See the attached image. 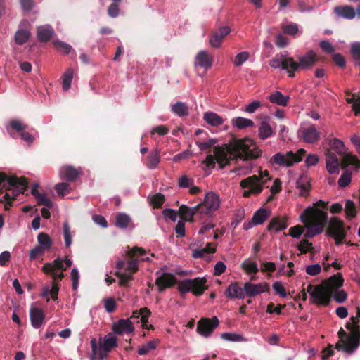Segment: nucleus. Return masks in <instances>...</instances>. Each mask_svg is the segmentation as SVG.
I'll list each match as a JSON object with an SVG mask.
<instances>
[{
    "label": "nucleus",
    "mask_w": 360,
    "mask_h": 360,
    "mask_svg": "<svg viewBox=\"0 0 360 360\" xmlns=\"http://www.w3.org/2000/svg\"><path fill=\"white\" fill-rule=\"evenodd\" d=\"M273 134V129L269 123V118L265 117L258 127V136L261 139H266Z\"/></svg>",
    "instance_id": "35"
},
{
    "label": "nucleus",
    "mask_w": 360,
    "mask_h": 360,
    "mask_svg": "<svg viewBox=\"0 0 360 360\" xmlns=\"http://www.w3.org/2000/svg\"><path fill=\"white\" fill-rule=\"evenodd\" d=\"M74 71L73 69L70 68H68L63 75V89L64 91H68L71 85L72 78H73Z\"/></svg>",
    "instance_id": "49"
},
{
    "label": "nucleus",
    "mask_w": 360,
    "mask_h": 360,
    "mask_svg": "<svg viewBox=\"0 0 360 360\" xmlns=\"http://www.w3.org/2000/svg\"><path fill=\"white\" fill-rule=\"evenodd\" d=\"M338 337L340 338L341 343H337L335 348L338 350H344L345 352L349 354L352 353L354 350L349 351L346 348V345H347L348 347L351 346L349 342L350 334L347 335V333L343 330V328H340V329L338 331Z\"/></svg>",
    "instance_id": "30"
},
{
    "label": "nucleus",
    "mask_w": 360,
    "mask_h": 360,
    "mask_svg": "<svg viewBox=\"0 0 360 360\" xmlns=\"http://www.w3.org/2000/svg\"><path fill=\"white\" fill-rule=\"evenodd\" d=\"M296 188L299 191V195L307 197L311 190V184L307 176H300L296 182Z\"/></svg>",
    "instance_id": "31"
},
{
    "label": "nucleus",
    "mask_w": 360,
    "mask_h": 360,
    "mask_svg": "<svg viewBox=\"0 0 360 360\" xmlns=\"http://www.w3.org/2000/svg\"><path fill=\"white\" fill-rule=\"evenodd\" d=\"M219 321L217 316L212 319L202 318L197 324V332L204 337L210 336L219 326Z\"/></svg>",
    "instance_id": "10"
},
{
    "label": "nucleus",
    "mask_w": 360,
    "mask_h": 360,
    "mask_svg": "<svg viewBox=\"0 0 360 360\" xmlns=\"http://www.w3.org/2000/svg\"><path fill=\"white\" fill-rule=\"evenodd\" d=\"M56 270L65 271L66 267L64 266L63 261L60 258L54 259L52 262L45 263L42 267L44 274L53 273Z\"/></svg>",
    "instance_id": "32"
},
{
    "label": "nucleus",
    "mask_w": 360,
    "mask_h": 360,
    "mask_svg": "<svg viewBox=\"0 0 360 360\" xmlns=\"http://www.w3.org/2000/svg\"><path fill=\"white\" fill-rule=\"evenodd\" d=\"M289 58L285 55H276L270 61L269 65L275 69L281 68L282 70H286L288 76L292 77V72H290V65Z\"/></svg>",
    "instance_id": "18"
},
{
    "label": "nucleus",
    "mask_w": 360,
    "mask_h": 360,
    "mask_svg": "<svg viewBox=\"0 0 360 360\" xmlns=\"http://www.w3.org/2000/svg\"><path fill=\"white\" fill-rule=\"evenodd\" d=\"M112 330L115 334L122 335L124 333H132L134 327L129 319H120L113 323Z\"/></svg>",
    "instance_id": "22"
},
{
    "label": "nucleus",
    "mask_w": 360,
    "mask_h": 360,
    "mask_svg": "<svg viewBox=\"0 0 360 360\" xmlns=\"http://www.w3.org/2000/svg\"><path fill=\"white\" fill-rule=\"evenodd\" d=\"M306 292H309L311 302L319 306L329 305L331 300V292L324 285L319 284L314 286L309 284Z\"/></svg>",
    "instance_id": "4"
},
{
    "label": "nucleus",
    "mask_w": 360,
    "mask_h": 360,
    "mask_svg": "<svg viewBox=\"0 0 360 360\" xmlns=\"http://www.w3.org/2000/svg\"><path fill=\"white\" fill-rule=\"evenodd\" d=\"M328 202L319 200L314 203V207H308L300 215L301 221L304 224L307 231L304 236L312 238L321 233L327 226L328 213L319 207L325 208Z\"/></svg>",
    "instance_id": "2"
},
{
    "label": "nucleus",
    "mask_w": 360,
    "mask_h": 360,
    "mask_svg": "<svg viewBox=\"0 0 360 360\" xmlns=\"http://www.w3.org/2000/svg\"><path fill=\"white\" fill-rule=\"evenodd\" d=\"M224 295L230 299H243L245 297L244 286H240L238 282L231 283L226 289Z\"/></svg>",
    "instance_id": "25"
},
{
    "label": "nucleus",
    "mask_w": 360,
    "mask_h": 360,
    "mask_svg": "<svg viewBox=\"0 0 360 360\" xmlns=\"http://www.w3.org/2000/svg\"><path fill=\"white\" fill-rule=\"evenodd\" d=\"M250 56L247 51H243L238 53L235 58L233 63L236 66H240L245 61H246Z\"/></svg>",
    "instance_id": "62"
},
{
    "label": "nucleus",
    "mask_w": 360,
    "mask_h": 360,
    "mask_svg": "<svg viewBox=\"0 0 360 360\" xmlns=\"http://www.w3.org/2000/svg\"><path fill=\"white\" fill-rule=\"evenodd\" d=\"M198 206L200 207L201 214H208L218 209L219 206V197L212 192L208 193L205 197L203 203Z\"/></svg>",
    "instance_id": "14"
},
{
    "label": "nucleus",
    "mask_w": 360,
    "mask_h": 360,
    "mask_svg": "<svg viewBox=\"0 0 360 360\" xmlns=\"http://www.w3.org/2000/svg\"><path fill=\"white\" fill-rule=\"evenodd\" d=\"M207 280L205 278H195L193 279H185L181 281L178 285V290L180 292L181 297H184V295L190 291L195 296L202 295L205 290L207 288L205 286Z\"/></svg>",
    "instance_id": "3"
},
{
    "label": "nucleus",
    "mask_w": 360,
    "mask_h": 360,
    "mask_svg": "<svg viewBox=\"0 0 360 360\" xmlns=\"http://www.w3.org/2000/svg\"><path fill=\"white\" fill-rule=\"evenodd\" d=\"M172 111L179 117L187 116L189 112L188 105L183 102H176L172 105Z\"/></svg>",
    "instance_id": "45"
},
{
    "label": "nucleus",
    "mask_w": 360,
    "mask_h": 360,
    "mask_svg": "<svg viewBox=\"0 0 360 360\" xmlns=\"http://www.w3.org/2000/svg\"><path fill=\"white\" fill-rule=\"evenodd\" d=\"M82 174L81 169H76L70 165L62 167L59 170V176L62 180L75 181Z\"/></svg>",
    "instance_id": "20"
},
{
    "label": "nucleus",
    "mask_w": 360,
    "mask_h": 360,
    "mask_svg": "<svg viewBox=\"0 0 360 360\" xmlns=\"http://www.w3.org/2000/svg\"><path fill=\"white\" fill-rule=\"evenodd\" d=\"M150 311L147 307L141 308L139 310H136L133 311L131 319L139 318L141 317V321L142 323L143 327L146 326V324L148 321V318L150 316Z\"/></svg>",
    "instance_id": "41"
},
{
    "label": "nucleus",
    "mask_w": 360,
    "mask_h": 360,
    "mask_svg": "<svg viewBox=\"0 0 360 360\" xmlns=\"http://www.w3.org/2000/svg\"><path fill=\"white\" fill-rule=\"evenodd\" d=\"M245 297H255L264 292L269 291V285L267 283H260L258 284H253L250 282H246L244 284Z\"/></svg>",
    "instance_id": "16"
},
{
    "label": "nucleus",
    "mask_w": 360,
    "mask_h": 360,
    "mask_svg": "<svg viewBox=\"0 0 360 360\" xmlns=\"http://www.w3.org/2000/svg\"><path fill=\"white\" fill-rule=\"evenodd\" d=\"M352 180V173L346 171L344 172L338 180V185L340 187L343 188L347 186Z\"/></svg>",
    "instance_id": "56"
},
{
    "label": "nucleus",
    "mask_w": 360,
    "mask_h": 360,
    "mask_svg": "<svg viewBox=\"0 0 360 360\" xmlns=\"http://www.w3.org/2000/svg\"><path fill=\"white\" fill-rule=\"evenodd\" d=\"M39 205H43L47 208H51L53 203L51 200L44 193H39L34 197Z\"/></svg>",
    "instance_id": "54"
},
{
    "label": "nucleus",
    "mask_w": 360,
    "mask_h": 360,
    "mask_svg": "<svg viewBox=\"0 0 360 360\" xmlns=\"http://www.w3.org/2000/svg\"><path fill=\"white\" fill-rule=\"evenodd\" d=\"M269 101L278 105L286 106L290 99L289 96H285L281 91H276L270 94Z\"/></svg>",
    "instance_id": "39"
},
{
    "label": "nucleus",
    "mask_w": 360,
    "mask_h": 360,
    "mask_svg": "<svg viewBox=\"0 0 360 360\" xmlns=\"http://www.w3.org/2000/svg\"><path fill=\"white\" fill-rule=\"evenodd\" d=\"M165 200V195L160 193H158L151 197L150 203L153 205V208H160Z\"/></svg>",
    "instance_id": "53"
},
{
    "label": "nucleus",
    "mask_w": 360,
    "mask_h": 360,
    "mask_svg": "<svg viewBox=\"0 0 360 360\" xmlns=\"http://www.w3.org/2000/svg\"><path fill=\"white\" fill-rule=\"evenodd\" d=\"M55 189L58 195L64 197L65 195L70 193L72 191L70 185L67 182H61L56 184Z\"/></svg>",
    "instance_id": "52"
},
{
    "label": "nucleus",
    "mask_w": 360,
    "mask_h": 360,
    "mask_svg": "<svg viewBox=\"0 0 360 360\" xmlns=\"http://www.w3.org/2000/svg\"><path fill=\"white\" fill-rule=\"evenodd\" d=\"M313 248L312 243H309V240L304 239L299 243L297 245V249L301 253H307Z\"/></svg>",
    "instance_id": "63"
},
{
    "label": "nucleus",
    "mask_w": 360,
    "mask_h": 360,
    "mask_svg": "<svg viewBox=\"0 0 360 360\" xmlns=\"http://www.w3.org/2000/svg\"><path fill=\"white\" fill-rule=\"evenodd\" d=\"M359 318L357 316L351 317L352 322H347L345 324V328L349 330L350 337L349 342L351 346L346 345L347 350H355L360 345V326L358 325Z\"/></svg>",
    "instance_id": "7"
},
{
    "label": "nucleus",
    "mask_w": 360,
    "mask_h": 360,
    "mask_svg": "<svg viewBox=\"0 0 360 360\" xmlns=\"http://www.w3.org/2000/svg\"><path fill=\"white\" fill-rule=\"evenodd\" d=\"M232 124L239 129H243L254 126V122L252 120L243 117H238L233 119Z\"/></svg>",
    "instance_id": "46"
},
{
    "label": "nucleus",
    "mask_w": 360,
    "mask_h": 360,
    "mask_svg": "<svg viewBox=\"0 0 360 360\" xmlns=\"http://www.w3.org/2000/svg\"><path fill=\"white\" fill-rule=\"evenodd\" d=\"M195 65H198L207 70L212 65V57L207 51H200L195 58Z\"/></svg>",
    "instance_id": "27"
},
{
    "label": "nucleus",
    "mask_w": 360,
    "mask_h": 360,
    "mask_svg": "<svg viewBox=\"0 0 360 360\" xmlns=\"http://www.w3.org/2000/svg\"><path fill=\"white\" fill-rule=\"evenodd\" d=\"M53 45L58 51H63L65 54H68L72 51V46L70 44L61 41H54Z\"/></svg>",
    "instance_id": "57"
},
{
    "label": "nucleus",
    "mask_w": 360,
    "mask_h": 360,
    "mask_svg": "<svg viewBox=\"0 0 360 360\" xmlns=\"http://www.w3.org/2000/svg\"><path fill=\"white\" fill-rule=\"evenodd\" d=\"M298 62H296L292 58H289L290 65V72H292V77L295 76V72L299 69L309 70L312 68L316 62L318 58L316 54L313 51H309L304 55L297 58Z\"/></svg>",
    "instance_id": "5"
},
{
    "label": "nucleus",
    "mask_w": 360,
    "mask_h": 360,
    "mask_svg": "<svg viewBox=\"0 0 360 360\" xmlns=\"http://www.w3.org/2000/svg\"><path fill=\"white\" fill-rule=\"evenodd\" d=\"M330 148L328 150L339 155L344 153L345 145L343 142L338 139H333L329 141Z\"/></svg>",
    "instance_id": "48"
},
{
    "label": "nucleus",
    "mask_w": 360,
    "mask_h": 360,
    "mask_svg": "<svg viewBox=\"0 0 360 360\" xmlns=\"http://www.w3.org/2000/svg\"><path fill=\"white\" fill-rule=\"evenodd\" d=\"M343 282L344 279L342 275L340 274H338L337 275L330 276L328 280L324 281L322 284L324 285L330 292H331L332 295L334 289L339 288L342 286Z\"/></svg>",
    "instance_id": "29"
},
{
    "label": "nucleus",
    "mask_w": 360,
    "mask_h": 360,
    "mask_svg": "<svg viewBox=\"0 0 360 360\" xmlns=\"http://www.w3.org/2000/svg\"><path fill=\"white\" fill-rule=\"evenodd\" d=\"M114 274L119 278V285L123 287H129V281L134 278L131 274H126L120 272V271H116Z\"/></svg>",
    "instance_id": "51"
},
{
    "label": "nucleus",
    "mask_w": 360,
    "mask_h": 360,
    "mask_svg": "<svg viewBox=\"0 0 360 360\" xmlns=\"http://www.w3.org/2000/svg\"><path fill=\"white\" fill-rule=\"evenodd\" d=\"M326 162L327 171L331 174H338L340 162L335 153L327 150L326 153Z\"/></svg>",
    "instance_id": "19"
},
{
    "label": "nucleus",
    "mask_w": 360,
    "mask_h": 360,
    "mask_svg": "<svg viewBox=\"0 0 360 360\" xmlns=\"http://www.w3.org/2000/svg\"><path fill=\"white\" fill-rule=\"evenodd\" d=\"M27 184L28 182L25 177L9 176L4 172H0V193L4 190H10L12 187L20 188L22 193L27 189Z\"/></svg>",
    "instance_id": "6"
},
{
    "label": "nucleus",
    "mask_w": 360,
    "mask_h": 360,
    "mask_svg": "<svg viewBox=\"0 0 360 360\" xmlns=\"http://www.w3.org/2000/svg\"><path fill=\"white\" fill-rule=\"evenodd\" d=\"M345 211L348 219H352L356 216V205L352 200H346Z\"/></svg>",
    "instance_id": "50"
},
{
    "label": "nucleus",
    "mask_w": 360,
    "mask_h": 360,
    "mask_svg": "<svg viewBox=\"0 0 360 360\" xmlns=\"http://www.w3.org/2000/svg\"><path fill=\"white\" fill-rule=\"evenodd\" d=\"M217 141L215 139H210L205 142H197L196 144L201 150H205L207 151V153H210L211 150V148L214 147Z\"/></svg>",
    "instance_id": "58"
},
{
    "label": "nucleus",
    "mask_w": 360,
    "mask_h": 360,
    "mask_svg": "<svg viewBox=\"0 0 360 360\" xmlns=\"http://www.w3.org/2000/svg\"><path fill=\"white\" fill-rule=\"evenodd\" d=\"M204 120L212 126H219L224 122V120L219 115L213 112H206L204 114Z\"/></svg>",
    "instance_id": "42"
},
{
    "label": "nucleus",
    "mask_w": 360,
    "mask_h": 360,
    "mask_svg": "<svg viewBox=\"0 0 360 360\" xmlns=\"http://www.w3.org/2000/svg\"><path fill=\"white\" fill-rule=\"evenodd\" d=\"M157 347V343L155 341H149L148 343L141 347L138 350V354L139 355H146L147 354L150 350L155 349Z\"/></svg>",
    "instance_id": "59"
},
{
    "label": "nucleus",
    "mask_w": 360,
    "mask_h": 360,
    "mask_svg": "<svg viewBox=\"0 0 360 360\" xmlns=\"http://www.w3.org/2000/svg\"><path fill=\"white\" fill-rule=\"evenodd\" d=\"M117 346V338L112 333H108L103 338V342L99 346L98 360H103L106 358L112 349Z\"/></svg>",
    "instance_id": "12"
},
{
    "label": "nucleus",
    "mask_w": 360,
    "mask_h": 360,
    "mask_svg": "<svg viewBox=\"0 0 360 360\" xmlns=\"http://www.w3.org/2000/svg\"><path fill=\"white\" fill-rule=\"evenodd\" d=\"M326 234L329 236H335L341 233H347L343 221L338 217H332L327 222Z\"/></svg>",
    "instance_id": "17"
},
{
    "label": "nucleus",
    "mask_w": 360,
    "mask_h": 360,
    "mask_svg": "<svg viewBox=\"0 0 360 360\" xmlns=\"http://www.w3.org/2000/svg\"><path fill=\"white\" fill-rule=\"evenodd\" d=\"M292 158H294V153L292 151H288L285 155L278 153L271 158V161L279 166L290 167L293 165Z\"/></svg>",
    "instance_id": "26"
},
{
    "label": "nucleus",
    "mask_w": 360,
    "mask_h": 360,
    "mask_svg": "<svg viewBox=\"0 0 360 360\" xmlns=\"http://www.w3.org/2000/svg\"><path fill=\"white\" fill-rule=\"evenodd\" d=\"M270 212L264 208H259L253 214L252 221L255 225L263 224L269 217Z\"/></svg>",
    "instance_id": "40"
},
{
    "label": "nucleus",
    "mask_w": 360,
    "mask_h": 360,
    "mask_svg": "<svg viewBox=\"0 0 360 360\" xmlns=\"http://www.w3.org/2000/svg\"><path fill=\"white\" fill-rule=\"evenodd\" d=\"M10 127L18 132H22L27 128V126L22 121L16 119H13L10 121Z\"/></svg>",
    "instance_id": "55"
},
{
    "label": "nucleus",
    "mask_w": 360,
    "mask_h": 360,
    "mask_svg": "<svg viewBox=\"0 0 360 360\" xmlns=\"http://www.w3.org/2000/svg\"><path fill=\"white\" fill-rule=\"evenodd\" d=\"M148 160L147 167L151 169L156 168L160 161V150L158 149L152 150L148 156Z\"/></svg>",
    "instance_id": "44"
},
{
    "label": "nucleus",
    "mask_w": 360,
    "mask_h": 360,
    "mask_svg": "<svg viewBox=\"0 0 360 360\" xmlns=\"http://www.w3.org/2000/svg\"><path fill=\"white\" fill-rule=\"evenodd\" d=\"M351 141L354 145L357 152L360 154V138L356 135H354L351 137ZM341 165L342 169H345L349 165H354L356 168H360V160L356 155L352 153H347L342 157Z\"/></svg>",
    "instance_id": "11"
},
{
    "label": "nucleus",
    "mask_w": 360,
    "mask_h": 360,
    "mask_svg": "<svg viewBox=\"0 0 360 360\" xmlns=\"http://www.w3.org/2000/svg\"><path fill=\"white\" fill-rule=\"evenodd\" d=\"M59 291V286L57 282H52V287L50 289L49 286L43 288L42 292H41V297L46 298V301L49 302L50 298L49 297L51 295V298L56 301L58 300V294Z\"/></svg>",
    "instance_id": "37"
},
{
    "label": "nucleus",
    "mask_w": 360,
    "mask_h": 360,
    "mask_svg": "<svg viewBox=\"0 0 360 360\" xmlns=\"http://www.w3.org/2000/svg\"><path fill=\"white\" fill-rule=\"evenodd\" d=\"M217 250V244L213 243H207L206 246L203 248H199L197 250H193L192 256L193 257L202 258L205 254H212L214 253Z\"/></svg>",
    "instance_id": "36"
},
{
    "label": "nucleus",
    "mask_w": 360,
    "mask_h": 360,
    "mask_svg": "<svg viewBox=\"0 0 360 360\" xmlns=\"http://www.w3.org/2000/svg\"><path fill=\"white\" fill-rule=\"evenodd\" d=\"M37 37L41 42H47L52 37L54 31L51 26H39L37 29Z\"/></svg>",
    "instance_id": "34"
},
{
    "label": "nucleus",
    "mask_w": 360,
    "mask_h": 360,
    "mask_svg": "<svg viewBox=\"0 0 360 360\" xmlns=\"http://www.w3.org/2000/svg\"><path fill=\"white\" fill-rule=\"evenodd\" d=\"M131 222V217L125 213H119L115 218V224L120 229H126Z\"/></svg>",
    "instance_id": "47"
},
{
    "label": "nucleus",
    "mask_w": 360,
    "mask_h": 360,
    "mask_svg": "<svg viewBox=\"0 0 360 360\" xmlns=\"http://www.w3.org/2000/svg\"><path fill=\"white\" fill-rule=\"evenodd\" d=\"M297 134L304 142L311 144L316 143L321 138V132L314 124L300 129Z\"/></svg>",
    "instance_id": "13"
},
{
    "label": "nucleus",
    "mask_w": 360,
    "mask_h": 360,
    "mask_svg": "<svg viewBox=\"0 0 360 360\" xmlns=\"http://www.w3.org/2000/svg\"><path fill=\"white\" fill-rule=\"evenodd\" d=\"M177 283L176 276L170 273L161 274L155 281L159 292H163L167 288H171Z\"/></svg>",
    "instance_id": "15"
},
{
    "label": "nucleus",
    "mask_w": 360,
    "mask_h": 360,
    "mask_svg": "<svg viewBox=\"0 0 360 360\" xmlns=\"http://www.w3.org/2000/svg\"><path fill=\"white\" fill-rule=\"evenodd\" d=\"M221 338L224 340L233 342H239L243 340L242 335L231 333H224L221 335Z\"/></svg>",
    "instance_id": "60"
},
{
    "label": "nucleus",
    "mask_w": 360,
    "mask_h": 360,
    "mask_svg": "<svg viewBox=\"0 0 360 360\" xmlns=\"http://www.w3.org/2000/svg\"><path fill=\"white\" fill-rule=\"evenodd\" d=\"M240 186L243 188H248L244 190L243 197L249 198L251 195H258L262 191V185H258V178L255 175L248 176L240 182Z\"/></svg>",
    "instance_id": "9"
},
{
    "label": "nucleus",
    "mask_w": 360,
    "mask_h": 360,
    "mask_svg": "<svg viewBox=\"0 0 360 360\" xmlns=\"http://www.w3.org/2000/svg\"><path fill=\"white\" fill-rule=\"evenodd\" d=\"M231 32L228 26H224L216 30L210 39V44L214 48H219L221 46L222 40Z\"/></svg>",
    "instance_id": "23"
},
{
    "label": "nucleus",
    "mask_w": 360,
    "mask_h": 360,
    "mask_svg": "<svg viewBox=\"0 0 360 360\" xmlns=\"http://www.w3.org/2000/svg\"><path fill=\"white\" fill-rule=\"evenodd\" d=\"M287 226L286 219L277 217L271 219L267 226V230L269 231H275L276 232H278L285 229Z\"/></svg>",
    "instance_id": "33"
},
{
    "label": "nucleus",
    "mask_w": 360,
    "mask_h": 360,
    "mask_svg": "<svg viewBox=\"0 0 360 360\" xmlns=\"http://www.w3.org/2000/svg\"><path fill=\"white\" fill-rule=\"evenodd\" d=\"M334 12L338 16L346 19H352L355 17V11L354 8L350 6H336L334 8Z\"/></svg>",
    "instance_id": "38"
},
{
    "label": "nucleus",
    "mask_w": 360,
    "mask_h": 360,
    "mask_svg": "<svg viewBox=\"0 0 360 360\" xmlns=\"http://www.w3.org/2000/svg\"><path fill=\"white\" fill-rule=\"evenodd\" d=\"M27 24V21L24 20L20 23L18 30L15 32L14 39L16 44L23 45L29 40L31 33L30 30L26 27Z\"/></svg>",
    "instance_id": "21"
},
{
    "label": "nucleus",
    "mask_w": 360,
    "mask_h": 360,
    "mask_svg": "<svg viewBox=\"0 0 360 360\" xmlns=\"http://www.w3.org/2000/svg\"><path fill=\"white\" fill-rule=\"evenodd\" d=\"M146 253L145 249L141 247H134L127 252V267L126 271L130 274H135L138 269V257L142 256Z\"/></svg>",
    "instance_id": "8"
},
{
    "label": "nucleus",
    "mask_w": 360,
    "mask_h": 360,
    "mask_svg": "<svg viewBox=\"0 0 360 360\" xmlns=\"http://www.w3.org/2000/svg\"><path fill=\"white\" fill-rule=\"evenodd\" d=\"M37 241L39 246L43 248L45 251L49 250L53 244V241L49 236L44 232H41L38 234Z\"/></svg>",
    "instance_id": "43"
},
{
    "label": "nucleus",
    "mask_w": 360,
    "mask_h": 360,
    "mask_svg": "<svg viewBox=\"0 0 360 360\" xmlns=\"http://www.w3.org/2000/svg\"><path fill=\"white\" fill-rule=\"evenodd\" d=\"M180 217L183 221L193 222V217L197 213H200V207L197 205L193 207H188L185 205H181L179 209Z\"/></svg>",
    "instance_id": "24"
},
{
    "label": "nucleus",
    "mask_w": 360,
    "mask_h": 360,
    "mask_svg": "<svg viewBox=\"0 0 360 360\" xmlns=\"http://www.w3.org/2000/svg\"><path fill=\"white\" fill-rule=\"evenodd\" d=\"M30 316L31 323L34 328H39L45 318L44 311L41 309L37 307L30 309Z\"/></svg>",
    "instance_id": "28"
},
{
    "label": "nucleus",
    "mask_w": 360,
    "mask_h": 360,
    "mask_svg": "<svg viewBox=\"0 0 360 360\" xmlns=\"http://www.w3.org/2000/svg\"><path fill=\"white\" fill-rule=\"evenodd\" d=\"M262 154V151L256 147L250 148L244 140H235L229 145L214 147V155H207L202 163L207 168L215 167L216 162L220 169L230 165L231 160L240 158L244 160L256 159Z\"/></svg>",
    "instance_id": "1"
},
{
    "label": "nucleus",
    "mask_w": 360,
    "mask_h": 360,
    "mask_svg": "<svg viewBox=\"0 0 360 360\" xmlns=\"http://www.w3.org/2000/svg\"><path fill=\"white\" fill-rule=\"evenodd\" d=\"M350 51L355 60H360V42L353 43Z\"/></svg>",
    "instance_id": "64"
},
{
    "label": "nucleus",
    "mask_w": 360,
    "mask_h": 360,
    "mask_svg": "<svg viewBox=\"0 0 360 360\" xmlns=\"http://www.w3.org/2000/svg\"><path fill=\"white\" fill-rule=\"evenodd\" d=\"M281 28L285 34L289 35H295L298 32V26L294 23L283 25Z\"/></svg>",
    "instance_id": "61"
}]
</instances>
